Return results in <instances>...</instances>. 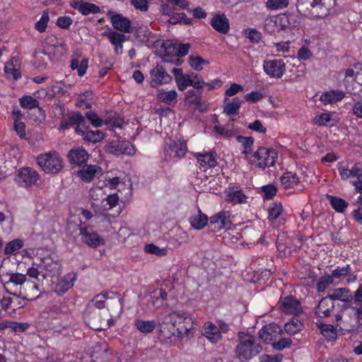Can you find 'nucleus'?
<instances>
[{
  "mask_svg": "<svg viewBox=\"0 0 362 362\" xmlns=\"http://www.w3.org/2000/svg\"><path fill=\"white\" fill-rule=\"evenodd\" d=\"M8 293L18 296H23V299L33 300L39 296L38 286L27 280L26 275L20 273H7L1 277Z\"/></svg>",
  "mask_w": 362,
  "mask_h": 362,
  "instance_id": "1",
  "label": "nucleus"
},
{
  "mask_svg": "<svg viewBox=\"0 0 362 362\" xmlns=\"http://www.w3.org/2000/svg\"><path fill=\"white\" fill-rule=\"evenodd\" d=\"M337 0H297L298 12L310 20L323 19L337 13Z\"/></svg>",
  "mask_w": 362,
  "mask_h": 362,
  "instance_id": "2",
  "label": "nucleus"
},
{
  "mask_svg": "<svg viewBox=\"0 0 362 362\" xmlns=\"http://www.w3.org/2000/svg\"><path fill=\"white\" fill-rule=\"evenodd\" d=\"M238 343L235 347L236 356L241 362H245L258 355L262 350V346L256 337L252 334L239 332Z\"/></svg>",
  "mask_w": 362,
  "mask_h": 362,
  "instance_id": "3",
  "label": "nucleus"
},
{
  "mask_svg": "<svg viewBox=\"0 0 362 362\" xmlns=\"http://www.w3.org/2000/svg\"><path fill=\"white\" fill-rule=\"evenodd\" d=\"M37 164L45 173L57 174L63 168V158L56 151L40 154L37 157Z\"/></svg>",
  "mask_w": 362,
  "mask_h": 362,
  "instance_id": "4",
  "label": "nucleus"
},
{
  "mask_svg": "<svg viewBox=\"0 0 362 362\" xmlns=\"http://www.w3.org/2000/svg\"><path fill=\"white\" fill-rule=\"evenodd\" d=\"M40 180V175L33 168L30 167L20 168L16 174L15 181L22 187L28 188L37 184Z\"/></svg>",
  "mask_w": 362,
  "mask_h": 362,
  "instance_id": "5",
  "label": "nucleus"
},
{
  "mask_svg": "<svg viewBox=\"0 0 362 362\" xmlns=\"http://www.w3.org/2000/svg\"><path fill=\"white\" fill-rule=\"evenodd\" d=\"M163 151L165 156H169L180 159L185 157L188 148L185 141H175L171 138H168L165 140Z\"/></svg>",
  "mask_w": 362,
  "mask_h": 362,
  "instance_id": "6",
  "label": "nucleus"
},
{
  "mask_svg": "<svg viewBox=\"0 0 362 362\" xmlns=\"http://www.w3.org/2000/svg\"><path fill=\"white\" fill-rule=\"evenodd\" d=\"M160 338L169 339L172 337H177V324L175 313L165 315L163 320L158 321Z\"/></svg>",
  "mask_w": 362,
  "mask_h": 362,
  "instance_id": "7",
  "label": "nucleus"
},
{
  "mask_svg": "<svg viewBox=\"0 0 362 362\" xmlns=\"http://www.w3.org/2000/svg\"><path fill=\"white\" fill-rule=\"evenodd\" d=\"M253 156L258 160L257 166L264 169L274 164L277 158V153L274 149L261 147L255 152Z\"/></svg>",
  "mask_w": 362,
  "mask_h": 362,
  "instance_id": "8",
  "label": "nucleus"
},
{
  "mask_svg": "<svg viewBox=\"0 0 362 362\" xmlns=\"http://www.w3.org/2000/svg\"><path fill=\"white\" fill-rule=\"evenodd\" d=\"M177 324V337H187L194 329L193 320L187 313H174Z\"/></svg>",
  "mask_w": 362,
  "mask_h": 362,
  "instance_id": "9",
  "label": "nucleus"
},
{
  "mask_svg": "<svg viewBox=\"0 0 362 362\" xmlns=\"http://www.w3.org/2000/svg\"><path fill=\"white\" fill-rule=\"evenodd\" d=\"M93 362H115V356L110 351L107 344L97 343L90 356Z\"/></svg>",
  "mask_w": 362,
  "mask_h": 362,
  "instance_id": "10",
  "label": "nucleus"
},
{
  "mask_svg": "<svg viewBox=\"0 0 362 362\" xmlns=\"http://www.w3.org/2000/svg\"><path fill=\"white\" fill-rule=\"evenodd\" d=\"M274 24H279L280 29L282 30H292L293 29H296L300 25V20L298 17L292 13L289 14H282L281 15L277 20L273 21L272 20H269L267 23L266 26L274 25Z\"/></svg>",
  "mask_w": 362,
  "mask_h": 362,
  "instance_id": "11",
  "label": "nucleus"
},
{
  "mask_svg": "<svg viewBox=\"0 0 362 362\" xmlns=\"http://www.w3.org/2000/svg\"><path fill=\"white\" fill-rule=\"evenodd\" d=\"M150 76L151 78L150 86L152 88L168 84L173 79L172 76L166 71L165 68L160 64H157L150 71Z\"/></svg>",
  "mask_w": 362,
  "mask_h": 362,
  "instance_id": "12",
  "label": "nucleus"
},
{
  "mask_svg": "<svg viewBox=\"0 0 362 362\" xmlns=\"http://www.w3.org/2000/svg\"><path fill=\"white\" fill-rule=\"evenodd\" d=\"M279 303L281 310L285 314L298 316L303 312L300 301L292 296L281 297Z\"/></svg>",
  "mask_w": 362,
  "mask_h": 362,
  "instance_id": "13",
  "label": "nucleus"
},
{
  "mask_svg": "<svg viewBox=\"0 0 362 362\" xmlns=\"http://www.w3.org/2000/svg\"><path fill=\"white\" fill-rule=\"evenodd\" d=\"M80 235L83 243L90 247L95 248L100 245L105 244V240L97 232L94 231L92 228L87 226H80Z\"/></svg>",
  "mask_w": 362,
  "mask_h": 362,
  "instance_id": "14",
  "label": "nucleus"
},
{
  "mask_svg": "<svg viewBox=\"0 0 362 362\" xmlns=\"http://www.w3.org/2000/svg\"><path fill=\"white\" fill-rule=\"evenodd\" d=\"M284 334V331L276 323H270L264 325L259 332V337L268 344L277 340Z\"/></svg>",
  "mask_w": 362,
  "mask_h": 362,
  "instance_id": "15",
  "label": "nucleus"
},
{
  "mask_svg": "<svg viewBox=\"0 0 362 362\" xmlns=\"http://www.w3.org/2000/svg\"><path fill=\"white\" fill-rule=\"evenodd\" d=\"M38 264L40 269L43 272L42 279L58 274L60 263L57 260H54L50 255L41 257Z\"/></svg>",
  "mask_w": 362,
  "mask_h": 362,
  "instance_id": "16",
  "label": "nucleus"
},
{
  "mask_svg": "<svg viewBox=\"0 0 362 362\" xmlns=\"http://www.w3.org/2000/svg\"><path fill=\"white\" fill-rule=\"evenodd\" d=\"M107 16L110 18L113 28L124 33H132L131 21L121 13L108 11Z\"/></svg>",
  "mask_w": 362,
  "mask_h": 362,
  "instance_id": "17",
  "label": "nucleus"
},
{
  "mask_svg": "<svg viewBox=\"0 0 362 362\" xmlns=\"http://www.w3.org/2000/svg\"><path fill=\"white\" fill-rule=\"evenodd\" d=\"M264 71L271 77L279 78L286 71V65L281 59H272L264 62Z\"/></svg>",
  "mask_w": 362,
  "mask_h": 362,
  "instance_id": "18",
  "label": "nucleus"
},
{
  "mask_svg": "<svg viewBox=\"0 0 362 362\" xmlns=\"http://www.w3.org/2000/svg\"><path fill=\"white\" fill-rule=\"evenodd\" d=\"M231 225L230 220V213L226 211H221L212 216L209 219V226L212 230L219 231L221 229L229 228Z\"/></svg>",
  "mask_w": 362,
  "mask_h": 362,
  "instance_id": "19",
  "label": "nucleus"
},
{
  "mask_svg": "<svg viewBox=\"0 0 362 362\" xmlns=\"http://www.w3.org/2000/svg\"><path fill=\"white\" fill-rule=\"evenodd\" d=\"M103 173L102 168L97 165H86L76 172L77 176L85 182H90L95 176Z\"/></svg>",
  "mask_w": 362,
  "mask_h": 362,
  "instance_id": "20",
  "label": "nucleus"
},
{
  "mask_svg": "<svg viewBox=\"0 0 362 362\" xmlns=\"http://www.w3.org/2000/svg\"><path fill=\"white\" fill-rule=\"evenodd\" d=\"M90 155L83 148L71 149L67 153V158L72 165H83L89 159Z\"/></svg>",
  "mask_w": 362,
  "mask_h": 362,
  "instance_id": "21",
  "label": "nucleus"
},
{
  "mask_svg": "<svg viewBox=\"0 0 362 362\" xmlns=\"http://www.w3.org/2000/svg\"><path fill=\"white\" fill-rule=\"evenodd\" d=\"M85 123V117L79 112H72L67 119H62L58 129L65 130L74 125H76V128H81V126L84 127Z\"/></svg>",
  "mask_w": 362,
  "mask_h": 362,
  "instance_id": "22",
  "label": "nucleus"
},
{
  "mask_svg": "<svg viewBox=\"0 0 362 362\" xmlns=\"http://www.w3.org/2000/svg\"><path fill=\"white\" fill-rule=\"evenodd\" d=\"M76 132L83 136V139L86 142L96 144L101 141L105 136L103 132L100 130H90L89 127H86L85 129L82 128H76Z\"/></svg>",
  "mask_w": 362,
  "mask_h": 362,
  "instance_id": "23",
  "label": "nucleus"
},
{
  "mask_svg": "<svg viewBox=\"0 0 362 362\" xmlns=\"http://www.w3.org/2000/svg\"><path fill=\"white\" fill-rule=\"evenodd\" d=\"M202 334L212 344H216L222 339L218 327L211 322H206L202 327Z\"/></svg>",
  "mask_w": 362,
  "mask_h": 362,
  "instance_id": "24",
  "label": "nucleus"
},
{
  "mask_svg": "<svg viewBox=\"0 0 362 362\" xmlns=\"http://www.w3.org/2000/svg\"><path fill=\"white\" fill-rule=\"evenodd\" d=\"M211 25L215 30L223 35L227 34L230 29L228 19L223 13L215 14L211 21Z\"/></svg>",
  "mask_w": 362,
  "mask_h": 362,
  "instance_id": "25",
  "label": "nucleus"
},
{
  "mask_svg": "<svg viewBox=\"0 0 362 362\" xmlns=\"http://www.w3.org/2000/svg\"><path fill=\"white\" fill-rule=\"evenodd\" d=\"M334 308V303L328 296L322 298L315 310V315L319 317H327L331 315Z\"/></svg>",
  "mask_w": 362,
  "mask_h": 362,
  "instance_id": "26",
  "label": "nucleus"
},
{
  "mask_svg": "<svg viewBox=\"0 0 362 362\" xmlns=\"http://www.w3.org/2000/svg\"><path fill=\"white\" fill-rule=\"evenodd\" d=\"M70 5L73 8L77 9L83 16H87L90 13H98L100 11V8L98 6L88 2L73 0L71 1Z\"/></svg>",
  "mask_w": 362,
  "mask_h": 362,
  "instance_id": "27",
  "label": "nucleus"
},
{
  "mask_svg": "<svg viewBox=\"0 0 362 362\" xmlns=\"http://www.w3.org/2000/svg\"><path fill=\"white\" fill-rule=\"evenodd\" d=\"M102 35L107 37L110 42L115 45V50L116 53H118V47L122 49V43L128 40L129 38V36H127L124 34L118 33L115 30L103 32Z\"/></svg>",
  "mask_w": 362,
  "mask_h": 362,
  "instance_id": "28",
  "label": "nucleus"
},
{
  "mask_svg": "<svg viewBox=\"0 0 362 362\" xmlns=\"http://www.w3.org/2000/svg\"><path fill=\"white\" fill-rule=\"evenodd\" d=\"M226 200L234 204L245 203L247 197L243 193V190L238 187H228L226 191Z\"/></svg>",
  "mask_w": 362,
  "mask_h": 362,
  "instance_id": "29",
  "label": "nucleus"
},
{
  "mask_svg": "<svg viewBox=\"0 0 362 362\" xmlns=\"http://www.w3.org/2000/svg\"><path fill=\"white\" fill-rule=\"evenodd\" d=\"M175 79L180 90L183 91L187 89L188 86L192 84L191 77L189 74H184L182 69L180 68H173L172 70Z\"/></svg>",
  "mask_w": 362,
  "mask_h": 362,
  "instance_id": "30",
  "label": "nucleus"
},
{
  "mask_svg": "<svg viewBox=\"0 0 362 362\" xmlns=\"http://www.w3.org/2000/svg\"><path fill=\"white\" fill-rule=\"evenodd\" d=\"M339 172L343 180L349 178H356L358 180L362 178V168L360 163H356L351 168L340 167L339 168Z\"/></svg>",
  "mask_w": 362,
  "mask_h": 362,
  "instance_id": "31",
  "label": "nucleus"
},
{
  "mask_svg": "<svg viewBox=\"0 0 362 362\" xmlns=\"http://www.w3.org/2000/svg\"><path fill=\"white\" fill-rule=\"evenodd\" d=\"M345 97V93L340 90H332L324 92L320 98V100L325 105L332 104L341 100Z\"/></svg>",
  "mask_w": 362,
  "mask_h": 362,
  "instance_id": "32",
  "label": "nucleus"
},
{
  "mask_svg": "<svg viewBox=\"0 0 362 362\" xmlns=\"http://www.w3.org/2000/svg\"><path fill=\"white\" fill-rule=\"evenodd\" d=\"M215 155L216 153L214 152H207L204 153H195L194 157L202 166H207L209 168H214L218 165Z\"/></svg>",
  "mask_w": 362,
  "mask_h": 362,
  "instance_id": "33",
  "label": "nucleus"
},
{
  "mask_svg": "<svg viewBox=\"0 0 362 362\" xmlns=\"http://www.w3.org/2000/svg\"><path fill=\"white\" fill-rule=\"evenodd\" d=\"M329 298L334 300H341L349 303L353 300L352 294L349 288H339L333 290L332 293L328 295Z\"/></svg>",
  "mask_w": 362,
  "mask_h": 362,
  "instance_id": "34",
  "label": "nucleus"
},
{
  "mask_svg": "<svg viewBox=\"0 0 362 362\" xmlns=\"http://www.w3.org/2000/svg\"><path fill=\"white\" fill-rule=\"evenodd\" d=\"M202 90L197 89L188 90L185 93V102L189 105H194L197 108L202 105Z\"/></svg>",
  "mask_w": 362,
  "mask_h": 362,
  "instance_id": "35",
  "label": "nucleus"
},
{
  "mask_svg": "<svg viewBox=\"0 0 362 362\" xmlns=\"http://www.w3.org/2000/svg\"><path fill=\"white\" fill-rule=\"evenodd\" d=\"M74 278L71 274L66 275L56 285L54 291L58 296L64 294L74 286Z\"/></svg>",
  "mask_w": 362,
  "mask_h": 362,
  "instance_id": "36",
  "label": "nucleus"
},
{
  "mask_svg": "<svg viewBox=\"0 0 362 362\" xmlns=\"http://www.w3.org/2000/svg\"><path fill=\"white\" fill-rule=\"evenodd\" d=\"M303 328V323L297 317H293L284 325V331L289 335H294L300 332Z\"/></svg>",
  "mask_w": 362,
  "mask_h": 362,
  "instance_id": "37",
  "label": "nucleus"
},
{
  "mask_svg": "<svg viewBox=\"0 0 362 362\" xmlns=\"http://www.w3.org/2000/svg\"><path fill=\"white\" fill-rule=\"evenodd\" d=\"M281 182L285 189L293 188L299 182V177L296 173L286 172L281 177Z\"/></svg>",
  "mask_w": 362,
  "mask_h": 362,
  "instance_id": "38",
  "label": "nucleus"
},
{
  "mask_svg": "<svg viewBox=\"0 0 362 362\" xmlns=\"http://www.w3.org/2000/svg\"><path fill=\"white\" fill-rule=\"evenodd\" d=\"M177 94L175 90L169 91H160L157 94V100L161 103H165L168 105H175L177 100Z\"/></svg>",
  "mask_w": 362,
  "mask_h": 362,
  "instance_id": "39",
  "label": "nucleus"
},
{
  "mask_svg": "<svg viewBox=\"0 0 362 362\" xmlns=\"http://www.w3.org/2000/svg\"><path fill=\"white\" fill-rule=\"evenodd\" d=\"M103 123L111 127L122 128L123 119L115 112H107L104 116Z\"/></svg>",
  "mask_w": 362,
  "mask_h": 362,
  "instance_id": "40",
  "label": "nucleus"
},
{
  "mask_svg": "<svg viewBox=\"0 0 362 362\" xmlns=\"http://www.w3.org/2000/svg\"><path fill=\"white\" fill-rule=\"evenodd\" d=\"M134 325L139 332L144 334H148L154 330L156 323L154 320L146 321L141 319H136L134 321Z\"/></svg>",
  "mask_w": 362,
  "mask_h": 362,
  "instance_id": "41",
  "label": "nucleus"
},
{
  "mask_svg": "<svg viewBox=\"0 0 362 362\" xmlns=\"http://www.w3.org/2000/svg\"><path fill=\"white\" fill-rule=\"evenodd\" d=\"M191 226L197 230H201L206 226L208 223V217L206 215L202 213L201 210H199L198 214L192 216L189 218Z\"/></svg>",
  "mask_w": 362,
  "mask_h": 362,
  "instance_id": "42",
  "label": "nucleus"
},
{
  "mask_svg": "<svg viewBox=\"0 0 362 362\" xmlns=\"http://www.w3.org/2000/svg\"><path fill=\"white\" fill-rule=\"evenodd\" d=\"M243 100L238 98H233L231 102H228L223 107V112L227 115H235L238 114L239 109Z\"/></svg>",
  "mask_w": 362,
  "mask_h": 362,
  "instance_id": "43",
  "label": "nucleus"
},
{
  "mask_svg": "<svg viewBox=\"0 0 362 362\" xmlns=\"http://www.w3.org/2000/svg\"><path fill=\"white\" fill-rule=\"evenodd\" d=\"M332 207L338 213H343L348 206V203L342 198L328 196Z\"/></svg>",
  "mask_w": 362,
  "mask_h": 362,
  "instance_id": "44",
  "label": "nucleus"
},
{
  "mask_svg": "<svg viewBox=\"0 0 362 362\" xmlns=\"http://www.w3.org/2000/svg\"><path fill=\"white\" fill-rule=\"evenodd\" d=\"M23 247V241L21 239H14L8 242L4 250L5 255H10L17 252Z\"/></svg>",
  "mask_w": 362,
  "mask_h": 362,
  "instance_id": "45",
  "label": "nucleus"
},
{
  "mask_svg": "<svg viewBox=\"0 0 362 362\" xmlns=\"http://www.w3.org/2000/svg\"><path fill=\"white\" fill-rule=\"evenodd\" d=\"M351 267L349 264L344 267H337L332 271L331 274L332 279H343L346 276H351Z\"/></svg>",
  "mask_w": 362,
  "mask_h": 362,
  "instance_id": "46",
  "label": "nucleus"
},
{
  "mask_svg": "<svg viewBox=\"0 0 362 362\" xmlns=\"http://www.w3.org/2000/svg\"><path fill=\"white\" fill-rule=\"evenodd\" d=\"M236 140L238 143L241 144L243 146V154L248 155L252 153V146L254 144V139L252 136H243L239 135L236 136Z\"/></svg>",
  "mask_w": 362,
  "mask_h": 362,
  "instance_id": "47",
  "label": "nucleus"
},
{
  "mask_svg": "<svg viewBox=\"0 0 362 362\" xmlns=\"http://www.w3.org/2000/svg\"><path fill=\"white\" fill-rule=\"evenodd\" d=\"M21 106L24 109L33 110L38 107L40 103L31 95H24L19 99Z\"/></svg>",
  "mask_w": 362,
  "mask_h": 362,
  "instance_id": "48",
  "label": "nucleus"
},
{
  "mask_svg": "<svg viewBox=\"0 0 362 362\" xmlns=\"http://www.w3.org/2000/svg\"><path fill=\"white\" fill-rule=\"evenodd\" d=\"M188 62L190 66L196 71L202 70L204 65H207L209 64V61L203 59L202 57L199 56L194 57L193 55H190L189 57Z\"/></svg>",
  "mask_w": 362,
  "mask_h": 362,
  "instance_id": "49",
  "label": "nucleus"
},
{
  "mask_svg": "<svg viewBox=\"0 0 362 362\" xmlns=\"http://www.w3.org/2000/svg\"><path fill=\"white\" fill-rule=\"evenodd\" d=\"M283 211L281 203L274 202L268 209V218L269 221L276 220Z\"/></svg>",
  "mask_w": 362,
  "mask_h": 362,
  "instance_id": "50",
  "label": "nucleus"
},
{
  "mask_svg": "<svg viewBox=\"0 0 362 362\" xmlns=\"http://www.w3.org/2000/svg\"><path fill=\"white\" fill-rule=\"evenodd\" d=\"M144 251L158 257H163L168 253V250L165 247L160 248L153 243L146 244L144 247Z\"/></svg>",
  "mask_w": 362,
  "mask_h": 362,
  "instance_id": "51",
  "label": "nucleus"
},
{
  "mask_svg": "<svg viewBox=\"0 0 362 362\" xmlns=\"http://www.w3.org/2000/svg\"><path fill=\"white\" fill-rule=\"evenodd\" d=\"M105 153H110L115 156L122 155L120 141H111L104 146Z\"/></svg>",
  "mask_w": 362,
  "mask_h": 362,
  "instance_id": "52",
  "label": "nucleus"
},
{
  "mask_svg": "<svg viewBox=\"0 0 362 362\" xmlns=\"http://www.w3.org/2000/svg\"><path fill=\"white\" fill-rule=\"evenodd\" d=\"M334 282V279H332L331 274L325 275L321 276L317 284V290L319 293L324 292L329 286L332 284Z\"/></svg>",
  "mask_w": 362,
  "mask_h": 362,
  "instance_id": "53",
  "label": "nucleus"
},
{
  "mask_svg": "<svg viewBox=\"0 0 362 362\" xmlns=\"http://www.w3.org/2000/svg\"><path fill=\"white\" fill-rule=\"evenodd\" d=\"M292 344L290 338H284L280 337L277 340L272 343V348L276 351H281L285 348H288Z\"/></svg>",
  "mask_w": 362,
  "mask_h": 362,
  "instance_id": "54",
  "label": "nucleus"
},
{
  "mask_svg": "<svg viewBox=\"0 0 362 362\" xmlns=\"http://www.w3.org/2000/svg\"><path fill=\"white\" fill-rule=\"evenodd\" d=\"M49 21V13L44 11L40 19L36 22L35 28L40 33H43L46 30L47 23Z\"/></svg>",
  "mask_w": 362,
  "mask_h": 362,
  "instance_id": "55",
  "label": "nucleus"
},
{
  "mask_svg": "<svg viewBox=\"0 0 362 362\" xmlns=\"http://www.w3.org/2000/svg\"><path fill=\"white\" fill-rule=\"evenodd\" d=\"M168 22L173 25L178 23H183L185 25H190L192 23V21L187 18L184 13H177L170 16Z\"/></svg>",
  "mask_w": 362,
  "mask_h": 362,
  "instance_id": "56",
  "label": "nucleus"
},
{
  "mask_svg": "<svg viewBox=\"0 0 362 362\" xmlns=\"http://www.w3.org/2000/svg\"><path fill=\"white\" fill-rule=\"evenodd\" d=\"M246 37H247L252 42L258 43L262 38V34L259 31L254 28H247L243 31Z\"/></svg>",
  "mask_w": 362,
  "mask_h": 362,
  "instance_id": "57",
  "label": "nucleus"
},
{
  "mask_svg": "<svg viewBox=\"0 0 362 362\" xmlns=\"http://www.w3.org/2000/svg\"><path fill=\"white\" fill-rule=\"evenodd\" d=\"M149 30L145 26H140L135 30V36L136 39L144 43L148 42Z\"/></svg>",
  "mask_w": 362,
  "mask_h": 362,
  "instance_id": "58",
  "label": "nucleus"
},
{
  "mask_svg": "<svg viewBox=\"0 0 362 362\" xmlns=\"http://www.w3.org/2000/svg\"><path fill=\"white\" fill-rule=\"evenodd\" d=\"M4 71L6 76H12L15 80H17L21 77V74L18 69L14 68L13 60L11 62H7L6 64Z\"/></svg>",
  "mask_w": 362,
  "mask_h": 362,
  "instance_id": "59",
  "label": "nucleus"
},
{
  "mask_svg": "<svg viewBox=\"0 0 362 362\" xmlns=\"http://www.w3.org/2000/svg\"><path fill=\"white\" fill-rule=\"evenodd\" d=\"M86 117L94 127H100L103 124V119L100 118L93 111L87 112L86 113Z\"/></svg>",
  "mask_w": 362,
  "mask_h": 362,
  "instance_id": "60",
  "label": "nucleus"
},
{
  "mask_svg": "<svg viewBox=\"0 0 362 362\" xmlns=\"http://www.w3.org/2000/svg\"><path fill=\"white\" fill-rule=\"evenodd\" d=\"M43 272L40 269V265L38 263H33L32 267H30L27 270V275L31 278H34L37 281L40 280V277L42 278Z\"/></svg>",
  "mask_w": 362,
  "mask_h": 362,
  "instance_id": "61",
  "label": "nucleus"
},
{
  "mask_svg": "<svg viewBox=\"0 0 362 362\" xmlns=\"http://www.w3.org/2000/svg\"><path fill=\"white\" fill-rule=\"evenodd\" d=\"M288 4V0H268L267 7L271 10L285 8Z\"/></svg>",
  "mask_w": 362,
  "mask_h": 362,
  "instance_id": "62",
  "label": "nucleus"
},
{
  "mask_svg": "<svg viewBox=\"0 0 362 362\" xmlns=\"http://www.w3.org/2000/svg\"><path fill=\"white\" fill-rule=\"evenodd\" d=\"M121 153L133 156L135 154L136 149L134 146L127 141H120Z\"/></svg>",
  "mask_w": 362,
  "mask_h": 362,
  "instance_id": "63",
  "label": "nucleus"
},
{
  "mask_svg": "<svg viewBox=\"0 0 362 362\" xmlns=\"http://www.w3.org/2000/svg\"><path fill=\"white\" fill-rule=\"evenodd\" d=\"M332 120L329 113H321L313 119V123L318 126H328V122Z\"/></svg>",
  "mask_w": 362,
  "mask_h": 362,
  "instance_id": "64",
  "label": "nucleus"
}]
</instances>
